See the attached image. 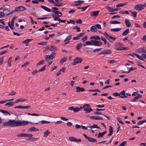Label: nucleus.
I'll return each instance as SVG.
<instances>
[{"mask_svg":"<svg viewBox=\"0 0 146 146\" xmlns=\"http://www.w3.org/2000/svg\"><path fill=\"white\" fill-rule=\"evenodd\" d=\"M31 106H18L14 107L15 108H20V109H29L30 108Z\"/></svg>","mask_w":146,"mask_h":146,"instance_id":"14","label":"nucleus"},{"mask_svg":"<svg viewBox=\"0 0 146 146\" xmlns=\"http://www.w3.org/2000/svg\"><path fill=\"white\" fill-rule=\"evenodd\" d=\"M29 131H39V130L38 129L36 128L35 127H31L29 129Z\"/></svg>","mask_w":146,"mask_h":146,"instance_id":"33","label":"nucleus"},{"mask_svg":"<svg viewBox=\"0 0 146 146\" xmlns=\"http://www.w3.org/2000/svg\"><path fill=\"white\" fill-rule=\"evenodd\" d=\"M50 133V132L48 131V130H47L44 132L43 137H47L48 136V134Z\"/></svg>","mask_w":146,"mask_h":146,"instance_id":"36","label":"nucleus"},{"mask_svg":"<svg viewBox=\"0 0 146 146\" xmlns=\"http://www.w3.org/2000/svg\"><path fill=\"white\" fill-rule=\"evenodd\" d=\"M138 50V52L141 53L144 52L146 53V50L143 49V48H139L138 49L136 50Z\"/></svg>","mask_w":146,"mask_h":146,"instance_id":"34","label":"nucleus"},{"mask_svg":"<svg viewBox=\"0 0 146 146\" xmlns=\"http://www.w3.org/2000/svg\"><path fill=\"white\" fill-rule=\"evenodd\" d=\"M51 11L52 12L54 13L55 14H59V15H57V16H58L59 17H62V13L59 11H56L54 10H52Z\"/></svg>","mask_w":146,"mask_h":146,"instance_id":"19","label":"nucleus"},{"mask_svg":"<svg viewBox=\"0 0 146 146\" xmlns=\"http://www.w3.org/2000/svg\"><path fill=\"white\" fill-rule=\"evenodd\" d=\"M49 2L51 3H53L54 4V6L57 7H60L61 6L63 5L64 4L63 3H60L59 4L55 3L53 0H47Z\"/></svg>","mask_w":146,"mask_h":146,"instance_id":"10","label":"nucleus"},{"mask_svg":"<svg viewBox=\"0 0 146 146\" xmlns=\"http://www.w3.org/2000/svg\"><path fill=\"white\" fill-rule=\"evenodd\" d=\"M38 138H35L34 137H31L27 139V140H31V141H33L37 140Z\"/></svg>","mask_w":146,"mask_h":146,"instance_id":"44","label":"nucleus"},{"mask_svg":"<svg viewBox=\"0 0 146 146\" xmlns=\"http://www.w3.org/2000/svg\"><path fill=\"white\" fill-rule=\"evenodd\" d=\"M9 11L7 9H4L3 10V11L7 14Z\"/></svg>","mask_w":146,"mask_h":146,"instance_id":"63","label":"nucleus"},{"mask_svg":"<svg viewBox=\"0 0 146 146\" xmlns=\"http://www.w3.org/2000/svg\"><path fill=\"white\" fill-rule=\"evenodd\" d=\"M27 101V99H17L16 100V101H15V102H14V103H18V102H23V101Z\"/></svg>","mask_w":146,"mask_h":146,"instance_id":"25","label":"nucleus"},{"mask_svg":"<svg viewBox=\"0 0 146 146\" xmlns=\"http://www.w3.org/2000/svg\"><path fill=\"white\" fill-rule=\"evenodd\" d=\"M40 7L43 9H44L45 11L48 12H50L51 11V10L47 7L43 5H41Z\"/></svg>","mask_w":146,"mask_h":146,"instance_id":"28","label":"nucleus"},{"mask_svg":"<svg viewBox=\"0 0 146 146\" xmlns=\"http://www.w3.org/2000/svg\"><path fill=\"white\" fill-rule=\"evenodd\" d=\"M83 135L86 139H88V141L90 142L95 143L97 141V140L96 139L87 136L85 134H83Z\"/></svg>","mask_w":146,"mask_h":146,"instance_id":"5","label":"nucleus"},{"mask_svg":"<svg viewBox=\"0 0 146 146\" xmlns=\"http://www.w3.org/2000/svg\"><path fill=\"white\" fill-rule=\"evenodd\" d=\"M76 23L77 24H81L82 23V21L81 19H79L76 21Z\"/></svg>","mask_w":146,"mask_h":146,"instance_id":"54","label":"nucleus"},{"mask_svg":"<svg viewBox=\"0 0 146 146\" xmlns=\"http://www.w3.org/2000/svg\"><path fill=\"white\" fill-rule=\"evenodd\" d=\"M73 111L74 112H77L78 111H79V108L78 107H76V108H74V110H73Z\"/></svg>","mask_w":146,"mask_h":146,"instance_id":"55","label":"nucleus"},{"mask_svg":"<svg viewBox=\"0 0 146 146\" xmlns=\"http://www.w3.org/2000/svg\"><path fill=\"white\" fill-rule=\"evenodd\" d=\"M101 39L102 41H103L104 42V44H106L107 43V42L106 39L104 38L101 37L100 38V39Z\"/></svg>","mask_w":146,"mask_h":146,"instance_id":"60","label":"nucleus"},{"mask_svg":"<svg viewBox=\"0 0 146 146\" xmlns=\"http://www.w3.org/2000/svg\"><path fill=\"white\" fill-rule=\"evenodd\" d=\"M33 135L31 134L25 133L24 137H31Z\"/></svg>","mask_w":146,"mask_h":146,"instance_id":"53","label":"nucleus"},{"mask_svg":"<svg viewBox=\"0 0 146 146\" xmlns=\"http://www.w3.org/2000/svg\"><path fill=\"white\" fill-rule=\"evenodd\" d=\"M55 53L52 52L50 55H46L45 56V60L46 61L48 62L49 60H53L55 57Z\"/></svg>","mask_w":146,"mask_h":146,"instance_id":"2","label":"nucleus"},{"mask_svg":"<svg viewBox=\"0 0 146 146\" xmlns=\"http://www.w3.org/2000/svg\"><path fill=\"white\" fill-rule=\"evenodd\" d=\"M104 135L102 133H98V137H103Z\"/></svg>","mask_w":146,"mask_h":146,"instance_id":"56","label":"nucleus"},{"mask_svg":"<svg viewBox=\"0 0 146 146\" xmlns=\"http://www.w3.org/2000/svg\"><path fill=\"white\" fill-rule=\"evenodd\" d=\"M30 123V122L24 120L21 121L15 120H10L8 121L3 123V125L4 126H9L11 127H14L15 126H25Z\"/></svg>","mask_w":146,"mask_h":146,"instance_id":"1","label":"nucleus"},{"mask_svg":"<svg viewBox=\"0 0 146 146\" xmlns=\"http://www.w3.org/2000/svg\"><path fill=\"white\" fill-rule=\"evenodd\" d=\"M14 104L15 103L14 102H9L6 103L5 105L6 106H8V107H9L13 106Z\"/></svg>","mask_w":146,"mask_h":146,"instance_id":"31","label":"nucleus"},{"mask_svg":"<svg viewBox=\"0 0 146 146\" xmlns=\"http://www.w3.org/2000/svg\"><path fill=\"white\" fill-rule=\"evenodd\" d=\"M44 60H41L39 61L38 63H37L36 64V66H38L39 65H40L44 63Z\"/></svg>","mask_w":146,"mask_h":146,"instance_id":"46","label":"nucleus"},{"mask_svg":"<svg viewBox=\"0 0 146 146\" xmlns=\"http://www.w3.org/2000/svg\"><path fill=\"white\" fill-rule=\"evenodd\" d=\"M0 112L3 113H7L9 115H10L11 114H15V112H11L10 111V112H8V111H5L3 110H0Z\"/></svg>","mask_w":146,"mask_h":146,"instance_id":"16","label":"nucleus"},{"mask_svg":"<svg viewBox=\"0 0 146 146\" xmlns=\"http://www.w3.org/2000/svg\"><path fill=\"white\" fill-rule=\"evenodd\" d=\"M46 66V65H45L43 67H42L41 69H39L38 70V71L39 72H40L44 70H45V66Z\"/></svg>","mask_w":146,"mask_h":146,"instance_id":"59","label":"nucleus"},{"mask_svg":"<svg viewBox=\"0 0 146 146\" xmlns=\"http://www.w3.org/2000/svg\"><path fill=\"white\" fill-rule=\"evenodd\" d=\"M82 44L81 43L78 44H77L76 48L77 50H79V49L82 47Z\"/></svg>","mask_w":146,"mask_h":146,"instance_id":"41","label":"nucleus"},{"mask_svg":"<svg viewBox=\"0 0 146 146\" xmlns=\"http://www.w3.org/2000/svg\"><path fill=\"white\" fill-rule=\"evenodd\" d=\"M99 12V11H92L90 12V14L91 17H96L98 16Z\"/></svg>","mask_w":146,"mask_h":146,"instance_id":"9","label":"nucleus"},{"mask_svg":"<svg viewBox=\"0 0 146 146\" xmlns=\"http://www.w3.org/2000/svg\"><path fill=\"white\" fill-rule=\"evenodd\" d=\"M85 89L84 88L79 86L76 87V91L77 92L80 93V92H84Z\"/></svg>","mask_w":146,"mask_h":146,"instance_id":"13","label":"nucleus"},{"mask_svg":"<svg viewBox=\"0 0 146 146\" xmlns=\"http://www.w3.org/2000/svg\"><path fill=\"white\" fill-rule=\"evenodd\" d=\"M39 122H40L42 124H44V123H50V122L46 121H44V120H42L41 121Z\"/></svg>","mask_w":146,"mask_h":146,"instance_id":"51","label":"nucleus"},{"mask_svg":"<svg viewBox=\"0 0 146 146\" xmlns=\"http://www.w3.org/2000/svg\"><path fill=\"white\" fill-rule=\"evenodd\" d=\"M90 30L92 32H96L97 31L96 27L94 26H92L91 27Z\"/></svg>","mask_w":146,"mask_h":146,"instance_id":"29","label":"nucleus"},{"mask_svg":"<svg viewBox=\"0 0 146 146\" xmlns=\"http://www.w3.org/2000/svg\"><path fill=\"white\" fill-rule=\"evenodd\" d=\"M119 13H122V14H128L129 13V12L127 11H120L119 12Z\"/></svg>","mask_w":146,"mask_h":146,"instance_id":"52","label":"nucleus"},{"mask_svg":"<svg viewBox=\"0 0 146 146\" xmlns=\"http://www.w3.org/2000/svg\"><path fill=\"white\" fill-rule=\"evenodd\" d=\"M26 8L23 6H20L15 8V11H22L26 10Z\"/></svg>","mask_w":146,"mask_h":146,"instance_id":"8","label":"nucleus"},{"mask_svg":"<svg viewBox=\"0 0 146 146\" xmlns=\"http://www.w3.org/2000/svg\"><path fill=\"white\" fill-rule=\"evenodd\" d=\"M46 49L51 51H56L57 50V48L56 47L51 45V46H47L46 47Z\"/></svg>","mask_w":146,"mask_h":146,"instance_id":"11","label":"nucleus"},{"mask_svg":"<svg viewBox=\"0 0 146 146\" xmlns=\"http://www.w3.org/2000/svg\"><path fill=\"white\" fill-rule=\"evenodd\" d=\"M67 60V58L64 57L60 59V63L61 64H62L64 62H66Z\"/></svg>","mask_w":146,"mask_h":146,"instance_id":"27","label":"nucleus"},{"mask_svg":"<svg viewBox=\"0 0 146 146\" xmlns=\"http://www.w3.org/2000/svg\"><path fill=\"white\" fill-rule=\"evenodd\" d=\"M117 119L118 121L122 125H124V123L121 120L119 117H118L117 118Z\"/></svg>","mask_w":146,"mask_h":146,"instance_id":"43","label":"nucleus"},{"mask_svg":"<svg viewBox=\"0 0 146 146\" xmlns=\"http://www.w3.org/2000/svg\"><path fill=\"white\" fill-rule=\"evenodd\" d=\"M112 95L115 96H119L120 97V95L117 92H114L113 93V94H112Z\"/></svg>","mask_w":146,"mask_h":146,"instance_id":"57","label":"nucleus"},{"mask_svg":"<svg viewBox=\"0 0 146 146\" xmlns=\"http://www.w3.org/2000/svg\"><path fill=\"white\" fill-rule=\"evenodd\" d=\"M133 53L137 58H138L140 60H142L143 62H145V60L143 58H142L140 55L139 54H137L135 53Z\"/></svg>","mask_w":146,"mask_h":146,"instance_id":"30","label":"nucleus"},{"mask_svg":"<svg viewBox=\"0 0 146 146\" xmlns=\"http://www.w3.org/2000/svg\"><path fill=\"white\" fill-rule=\"evenodd\" d=\"M90 39H94L96 40H101L100 37L98 36H91L90 37Z\"/></svg>","mask_w":146,"mask_h":146,"instance_id":"24","label":"nucleus"},{"mask_svg":"<svg viewBox=\"0 0 146 146\" xmlns=\"http://www.w3.org/2000/svg\"><path fill=\"white\" fill-rule=\"evenodd\" d=\"M144 6L143 4H139L136 5L134 8L136 10L140 11L144 8Z\"/></svg>","mask_w":146,"mask_h":146,"instance_id":"7","label":"nucleus"},{"mask_svg":"<svg viewBox=\"0 0 146 146\" xmlns=\"http://www.w3.org/2000/svg\"><path fill=\"white\" fill-rule=\"evenodd\" d=\"M83 61L82 59L80 58L76 57L74 60L73 62L72 63L73 65H75L77 64L81 63Z\"/></svg>","mask_w":146,"mask_h":146,"instance_id":"4","label":"nucleus"},{"mask_svg":"<svg viewBox=\"0 0 146 146\" xmlns=\"http://www.w3.org/2000/svg\"><path fill=\"white\" fill-rule=\"evenodd\" d=\"M84 35V33H81L78 34V35L79 36V38H80V37H82Z\"/></svg>","mask_w":146,"mask_h":146,"instance_id":"64","label":"nucleus"},{"mask_svg":"<svg viewBox=\"0 0 146 146\" xmlns=\"http://www.w3.org/2000/svg\"><path fill=\"white\" fill-rule=\"evenodd\" d=\"M109 134L108 135V136H110L112 135L113 132V128L111 126H109Z\"/></svg>","mask_w":146,"mask_h":146,"instance_id":"22","label":"nucleus"},{"mask_svg":"<svg viewBox=\"0 0 146 146\" xmlns=\"http://www.w3.org/2000/svg\"><path fill=\"white\" fill-rule=\"evenodd\" d=\"M137 68L135 67H132L130 68L128 71L126 72L127 73H129L131 71L136 69Z\"/></svg>","mask_w":146,"mask_h":146,"instance_id":"39","label":"nucleus"},{"mask_svg":"<svg viewBox=\"0 0 146 146\" xmlns=\"http://www.w3.org/2000/svg\"><path fill=\"white\" fill-rule=\"evenodd\" d=\"M132 15H133V16L135 17V18L137 17V13L135 11L132 12L130 11Z\"/></svg>","mask_w":146,"mask_h":146,"instance_id":"49","label":"nucleus"},{"mask_svg":"<svg viewBox=\"0 0 146 146\" xmlns=\"http://www.w3.org/2000/svg\"><path fill=\"white\" fill-rule=\"evenodd\" d=\"M106 7L108 10L109 11L111 12L116 11H117L118 9H117V8L113 9L110 7L107 6H106Z\"/></svg>","mask_w":146,"mask_h":146,"instance_id":"18","label":"nucleus"},{"mask_svg":"<svg viewBox=\"0 0 146 146\" xmlns=\"http://www.w3.org/2000/svg\"><path fill=\"white\" fill-rule=\"evenodd\" d=\"M72 125V123L70 122H68L67 123V125L68 127H70Z\"/></svg>","mask_w":146,"mask_h":146,"instance_id":"62","label":"nucleus"},{"mask_svg":"<svg viewBox=\"0 0 146 146\" xmlns=\"http://www.w3.org/2000/svg\"><path fill=\"white\" fill-rule=\"evenodd\" d=\"M129 29H126L123 32L122 35L123 36L126 35L129 33Z\"/></svg>","mask_w":146,"mask_h":146,"instance_id":"38","label":"nucleus"},{"mask_svg":"<svg viewBox=\"0 0 146 146\" xmlns=\"http://www.w3.org/2000/svg\"><path fill=\"white\" fill-rule=\"evenodd\" d=\"M112 52L111 50L110 49H108L106 50H104L102 52H100L99 55H101L102 54H109L111 53Z\"/></svg>","mask_w":146,"mask_h":146,"instance_id":"12","label":"nucleus"},{"mask_svg":"<svg viewBox=\"0 0 146 146\" xmlns=\"http://www.w3.org/2000/svg\"><path fill=\"white\" fill-rule=\"evenodd\" d=\"M25 114H27L28 115H32V116H40V115L38 114L37 113H25Z\"/></svg>","mask_w":146,"mask_h":146,"instance_id":"37","label":"nucleus"},{"mask_svg":"<svg viewBox=\"0 0 146 146\" xmlns=\"http://www.w3.org/2000/svg\"><path fill=\"white\" fill-rule=\"evenodd\" d=\"M90 105L86 104L84 105V110L86 111V113H90L92 111V110L90 107Z\"/></svg>","mask_w":146,"mask_h":146,"instance_id":"3","label":"nucleus"},{"mask_svg":"<svg viewBox=\"0 0 146 146\" xmlns=\"http://www.w3.org/2000/svg\"><path fill=\"white\" fill-rule=\"evenodd\" d=\"M70 141H75L76 138L73 137H70L68 138Z\"/></svg>","mask_w":146,"mask_h":146,"instance_id":"48","label":"nucleus"},{"mask_svg":"<svg viewBox=\"0 0 146 146\" xmlns=\"http://www.w3.org/2000/svg\"><path fill=\"white\" fill-rule=\"evenodd\" d=\"M145 122H146V119L139 121L137 123V125H139L142 124L144 123Z\"/></svg>","mask_w":146,"mask_h":146,"instance_id":"42","label":"nucleus"},{"mask_svg":"<svg viewBox=\"0 0 146 146\" xmlns=\"http://www.w3.org/2000/svg\"><path fill=\"white\" fill-rule=\"evenodd\" d=\"M72 35H70L66 38L64 40V42H66L67 41V42H66L65 44H66L69 42V41H68L70 40L72 38Z\"/></svg>","mask_w":146,"mask_h":146,"instance_id":"23","label":"nucleus"},{"mask_svg":"<svg viewBox=\"0 0 146 146\" xmlns=\"http://www.w3.org/2000/svg\"><path fill=\"white\" fill-rule=\"evenodd\" d=\"M33 40V39H27L24 41H23V44H25V45L27 46L28 45V43Z\"/></svg>","mask_w":146,"mask_h":146,"instance_id":"21","label":"nucleus"},{"mask_svg":"<svg viewBox=\"0 0 146 146\" xmlns=\"http://www.w3.org/2000/svg\"><path fill=\"white\" fill-rule=\"evenodd\" d=\"M121 29V28H116L114 29H110L111 31L117 32L120 31Z\"/></svg>","mask_w":146,"mask_h":146,"instance_id":"32","label":"nucleus"},{"mask_svg":"<svg viewBox=\"0 0 146 146\" xmlns=\"http://www.w3.org/2000/svg\"><path fill=\"white\" fill-rule=\"evenodd\" d=\"M104 36L106 37V38H108L109 37V36H110V35H109L106 32L104 33ZM109 40V42H112V41L110 40L109 39H108Z\"/></svg>","mask_w":146,"mask_h":146,"instance_id":"40","label":"nucleus"},{"mask_svg":"<svg viewBox=\"0 0 146 146\" xmlns=\"http://www.w3.org/2000/svg\"><path fill=\"white\" fill-rule=\"evenodd\" d=\"M29 64H30V63L29 62H27L25 63L24 64H23L21 66V67H25L26 66L29 65Z\"/></svg>","mask_w":146,"mask_h":146,"instance_id":"58","label":"nucleus"},{"mask_svg":"<svg viewBox=\"0 0 146 146\" xmlns=\"http://www.w3.org/2000/svg\"><path fill=\"white\" fill-rule=\"evenodd\" d=\"M91 41L92 42V45L95 46H100L102 44V43L98 40H91Z\"/></svg>","mask_w":146,"mask_h":146,"instance_id":"6","label":"nucleus"},{"mask_svg":"<svg viewBox=\"0 0 146 146\" xmlns=\"http://www.w3.org/2000/svg\"><path fill=\"white\" fill-rule=\"evenodd\" d=\"M89 92H101L98 89L90 90H88Z\"/></svg>","mask_w":146,"mask_h":146,"instance_id":"47","label":"nucleus"},{"mask_svg":"<svg viewBox=\"0 0 146 146\" xmlns=\"http://www.w3.org/2000/svg\"><path fill=\"white\" fill-rule=\"evenodd\" d=\"M125 92L124 90H123L122 91L120 92L119 93V94L120 95V98H127V96H125Z\"/></svg>","mask_w":146,"mask_h":146,"instance_id":"17","label":"nucleus"},{"mask_svg":"<svg viewBox=\"0 0 146 146\" xmlns=\"http://www.w3.org/2000/svg\"><path fill=\"white\" fill-rule=\"evenodd\" d=\"M74 29H77L76 32H79L80 31V27H78L77 26H76L75 27H73Z\"/></svg>","mask_w":146,"mask_h":146,"instance_id":"50","label":"nucleus"},{"mask_svg":"<svg viewBox=\"0 0 146 146\" xmlns=\"http://www.w3.org/2000/svg\"><path fill=\"white\" fill-rule=\"evenodd\" d=\"M86 44L87 45H92V42L91 40L90 41H87L85 42Z\"/></svg>","mask_w":146,"mask_h":146,"instance_id":"61","label":"nucleus"},{"mask_svg":"<svg viewBox=\"0 0 146 146\" xmlns=\"http://www.w3.org/2000/svg\"><path fill=\"white\" fill-rule=\"evenodd\" d=\"M125 23L126 26L127 27H131V23L130 21L129 20L127 19H125Z\"/></svg>","mask_w":146,"mask_h":146,"instance_id":"20","label":"nucleus"},{"mask_svg":"<svg viewBox=\"0 0 146 146\" xmlns=\"http://www.w3.org/2000/svg\"><path fill=\"white\" fill-rule=\"evenodd\" d=\"M12 56L10 57V58H9V59H8V61L7 62V64H8V66L10 67L11 66V62L12 61Z\"/></svg>","mask_w":146,"mask_h":146,"instance_id":"26","label":"nucleus"},{"mask_svg":"<svg viewBox=\"0 0 146 146\" xmlns=\"http://www.w3.org/2000/svg\"><path fill=\"white\" fill-rule=\"evenodd\" d=\"M90 127L91 129H93V128H96L99 129H101L100 127H98L97 125L95 124H93V125H92V126H90Z\"/></svg>","mask_w":146,"mask_h":146,"instance_id":"35","label":"nucleus"},{"mask_svg":"<svg viewBox=\"0 0 146 146\" xmlns=\"http://www.w3.org/2000/svg\"><path fill=\"white\" fill-rule=\"evenodd\" d=\"M110 23L111 24H119L120 23L119 21H111Z\"/></svg>","mask_w":146,"mask_h":146,"instance_id":"45","label":"nucleus"},{"mask_svg":"<svg viewBox=\"0 0 146 146\" xmlns=\"http://www.w3.org/2000/svg\"><path fill=\"white\" fill-rule=\"evenodd\" d=\"M90 118L91 119H101L103 120V118L100 117L96 116H90Z\"/></svg>","mask_w":146,"mask_h":146,"instance_id":"15","label":"nucleus"}]
</instances>
